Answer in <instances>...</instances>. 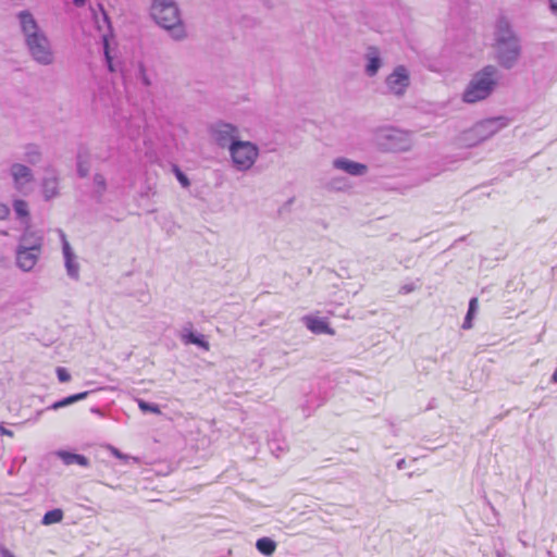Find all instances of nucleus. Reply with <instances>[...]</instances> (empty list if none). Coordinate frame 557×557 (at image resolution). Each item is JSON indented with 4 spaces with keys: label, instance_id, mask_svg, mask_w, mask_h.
<instances>
[{
    "label": "nucleus",
    "instance_id": "1",
    "mask_svg": "<svg viewBox=\"0 0 557 557\" xmlns=\"http://www.w3.org/2000/svg\"><path fill=\"white\" fill-rule=\"evenodd\" d=\"M491 47L494 59L504 69H512L519 61L522 52L520 38L507 17L496 20L493 28Z\"/></svg>",
    "mask_w": 557,
    "mask_h": 557
},
{
    "label": "nucleus",
    "instance_id": "2",
    "mask_svg": "<svg viewBox=\"0 0 557 557\" xmlns=\"http://www.w3.org/2000/svg\"><path fill=\"white\" fill-rule=\"evenodd\" d=\"M21 30L33 59L44 65L53 62V52L46 34L40 29L34 15L29 11H21L17 14Z\"/></svg>",
    "mask_w": 557,
    "mask_h": 557
},
{
    "label": "nucleus",
    "instance_id": "3",
    "mask_svg": "<svg viewBox=\"0 0 557 557\" xmlns=\"http://www.w3.org/2000/svg\"><path fill=\"white\" fill-rule=\"evenodd\" d=\"M499 72L495 65H485L473 74L467 85L462 100L467 103H475L491 96L498 84Z\"/></svg>",
    "mask_w": 557,
    "mask_h": 557
},
{
    "label": "nucleus",
    "instance_id": "4",
    "mask_svg": "<svg viewBox=\"0 0 557 557\" xmlns=\"http://www.w3.org/2000/svg\"><path fill=\"white\" fill-rule=\"evenodd\" d=\"M151 16L159 26L169 32L173 39L182 40L186 37L180 10L173 0H153Z\"/></svg>",
    "mask_w": 557,
    "mask_h": 557
},
{
    "label": "nucleus",
    "instance_id": "5",
    "mask_svg": "<svg viewBox=\"0 0 557 557\" xmlns=\"http://www.w3.org/2000/svg\"><path fill=\"white\" fill-rule=\"evenodd\" d=\"M506 125L507 122L504 117L483 120L465 132L463 141L470 147L476 146L493 137Z\"/></svg>",
    "mask_w": 557,
    "mask_h": 557
},
{
    "label": "nucleus",
    "instance_id": "6",
    "mask_svg": "<svg viewBox=\"0 0 557 557\" xmlns=\"http://www.w3.org/2000/svg\"><path fill=\"white\" fill-rule=\"evenodd\" d=\"M232 163L238 171L250 170L259 157V148L251 141L238 139L228 149Z\"/></svg>",
    "mask_w": 557,
    "mask_h": 557
},
{
    "label": "nucleus",
    "instance_id": "7",
    "mask_svg": "<svg viewBox=\"0 0 557 557\" xmlns=\"http://www.w3.org/2000/svg\"><path fill=\"white\" fill-rule=\"evenodd\" d=\"M376 137L388 150L404 151L410 147L408 134L396 128H382L377 131Z\"/></svg>",
    "mask_w": 557,
    "mask_h": 557
},
{
    "label": "nucleus",
    "instance_id": "8",
    "mask_svg": "<svg viewBox=\"0 0 557 557\" xmlns=\"http://www.w3.org/2000/svg\"><path fill=\"white\" fill-rule=\"evenodd\" d=\"M385 84L389 94L403 96L410 84L409 71L404 65H398L387 75Z\"/></svg>",
    "mask_w": 557,
    "mask_h": 557
},
{
    "label": "nucleus",
    "instance_id": "9",
    "mask_svg": "<svg viewBox=\"0 0 557 557\" xmlns=\"http://www.w3.org/2000/svg\"><path fill=\"white\" fill-rule=\"evenodd\" d=\"M211 135L214 141L221 148L230 149L233 143L239 139V131L236 126L230 123L219 122L211 128Z\"/></svg>",
    "mask_w": 557,
    "mask_h": 557
},
{
    "label": "nucleus",
    "instance_id": "10",
    "mask_svg": "<svg viewBox=\"0 0 557 557\" xmlns=\"http://www.w3.org/2000/svg\"><path fill=\"white\" fill-rule=\"evenodd\" d=\"M58 234L62 244V253L66 273L71 278L77 281L79 278V263L77 261V257L73 251L65 233L62 230H58Z\"/></svg>",
    "mask_w": 557,
    "mask_h": 557
},
{
    "label": "nucleus",
    "instance_id": "11",
    "mask_svg": "<svg viewBox=\"0 0 557 557\" xmlns=\"http://www.w3.org/2000/svg\"><path fill=\"white\" fill-rule=\"evenodd\" d=\"M40 256L41 251H33L24 246H17L15 251L16 265L22 271L29 272L36 267Z\"/></svg>",
    "mask_w": 557,
    "mask_h": 557
},
{
    "label": "nucleus",
    "instance_id": "12",
    "mask_svg": "<svg viewBox=\"0 0 557 557\" xmlns=\"http://www.w3.org/2000/svg\"><path fill=\"white\" fill-rule=\"evenodd\" d=\"M301 321L313 334H335V331L330 326V323L325 318H320L315 314H307L301 318Z\"/></svg>",
    "mask_w": 557,
    "mask_h": 557
},
{
    "label": "nucleus",
    "instance_id": "13",
    "mask_svg": "<svg viewBox=\"0 0 557 557\" xmlns=\"http://www.w3.org/2000/svg\"><path fill=\"white\" fill-rule=\"evenodd\" d=\"M11 175L13 178L14 186L17 190H23L28 184L34 181L32 170L21 163H14L11 166Z\"/></svg>",
    "mask_w": 557,
    "mask_h": 557
},
{
    "label": "nucleus",
    "instance_id": "14",
    "mask_svg": "<svg viewBox=\"0 0 557 557\" xmlns=\"http://www.w3.org/2000/svg\"><path fill=\"white\" fill-rule=\"evenodd\" d=\"M333 166L336 170L343 171L352 176H362L368 172V166L366 164L347 158H336L333 161Z\"/></svg>",
    "mask_w": 557,
    "mask_h": 557
},
{
    "label": "nucleus",
    "instance_id": "15",
    "mask_svg": "<svg viewBox=\"0 0 557 557\" xmlns=\"http://www.w3.org/2000/svg\"><path fill=\"white\" fill-rule=\"evenodd\" d=\"M41 193L46 200L59 196V176L54 171H47L41 182Z\"/></svg>",
    "mask_w": 557,
    "mask_h": 557
},
{
    "label": "nucleus",
    "instance_id": "16",
    "mask_svg": "<svg viewBox=\"0 0 557 557\" xmlns=\"http://www.w3.org/2000/svg\"><path fill=\"white\" fill-rule=\"evenodd\" d=\"M33 251H42L44 237L35 231L26 230L20 237L18 245Z\"/></svg>",
    "mask_w": 557,
    "mask_h": 557
},
{
    "label": "nucleus",
    "instance_id": "17",
    "mask_svg": "<svg viewBox=\"0 0 557 557\" xmlns=\"http://www.w3.org/2000/svg\"><path fill=\"white\" fill-rule=\"evenodd\" d=\"M180 337L185 345L194 344L206 351L210 349V344L205 336L202 334L194 333L191 326H185L182 330Z\"/></svg>",
    "mask_w": 557,
    "mask_h": 557
},
{
    "label": "nucleus",
    "instance_id": "18",
    "mask_svg": "<svg viewBox=\"0 0 557 557\" xmlns=\"http://www.w3.org/2000/svg\"><path fill=\"white\" fill-rule=\"evenodd\" d=\"M366 73L369 76H374L382 66V59L380 52L375 47H369L366 53Z\"/></svg>",
    "mask_w": 557,
    "mask_h": 557
},
{
    "label": "nucleus",
    "instance_id": "19",
    "mask_svg": "<svg viewBox=\"0 0 557 557\" xmlns=\"http://www.w3.org/2000/svg\"><path fill=\"white\" fill-rule=\"evenodd\" d=\"M102 22L106 25L107 29L102 30V27L99 26V32H100V37H101L102 44H103L104 55L108 61L109 69L112 71L111 57L109 53V41H110V38L112 37V32H111V27H110L108 17L104 13L102 14Z\"/></svg>",
    "mask_w": 557,
    "mask_h": 557
},
{
    "label": "nucleus",
    "instance_id": "20",
    "mask_svg": "<svg viewBox=\"0 0 557 557\" xmlns=\"http://www.w3.org/2000/svg\"><path fill=\"white\" fill-rule=\"evenodd\" d=\"M89 392H82V393H78V394H74V395H71V396H67L61 400H58L55 403H53L49 409H52V410H58L60 408H63V407H66V406H70L78 400H83L85 399L87 396H88Z\"/></svg>",
    "mask_w": 557,
    "mask_h": 557
},
{
    "label": "nucleus",
    "instance_id": "21",
    "mask_svg": "<svg viewBox=\"0 0 557 557\" xmlns=\"http://www.w3.org/2000/svg\"><path fill=\"white\" fill-rule=\"evenodd\" d=\"M58 456L63 460L65 465L77 463L83 467H86L88 465V459L83 455L61 450L58 451Z\"/></svg>",
    "mask_w": 557,
    "mask_h": 557
},
{
    "label": "nucleus",
    "instance_id": "22",
    "mask_svg": "<svg viewBox=\"0 0 557 557\" xmlns=\"http://www.w3.org/2000/svg\"><path fill=\"white\" fill-rule=\"evenodd\" d=\"M256 547L261 554L271 556L275 552L276 543L270 537H261L257 541Z\"/></svg>",
    "mask_w": 557,
    "mask_h": 557
},
{
    "label": "nucleus",
    "instance_id": "23",
    "mask_svg": "<svg viewBox=\"0 0 557 557\" xmlns=\"http://www.w3.org/2000/svg\"><path fill=\"white\" fill-rule=\"evenodd\" d=\"M63 519V511L61 509H52L47 511L41 520V523L45 525H50L53 523H59Z\"/></svg>",
    "mask_w": 557,
    "mask_h": 557
},
{
    "label": "nucleus",
    "instance_id": "24",
    "mask_svg": "<svg viewBox=\"0 0 557 557\" xmlns=\"http://www.w3.org/2000/svg\"><path fill=\"white\" fill-rule=\"evenodd\" d=\"M476 310H478V299L476 298H472V299H470L468 313H467V315L465 318V321L462 323V327L465 330H468V329L472 327V318L475 314Z\"/></svg>",
    "mask_w": 557,
    "mask_h": 557
},
{
    "label": "nucleus",
    "instance_id": "25",
    "mask_svg": "<svg viewBox=\"0 0 557 557\" xmlns=\"http://www.w3.org/2000/svg\"><path fill=\"white\" fill-rule=\"evenodd\" d=\"M13 209L17 216H20V218L28 216V205L26 201H24L22 199H16L13 202Z\"/></svg>",
    "mask_w": 557,
    "mask_h": 557
},
{
    "label": "nucleus",
    "instance_id": "26",
    "mask_svg": "<svg viewBox=\"0 0 557 557\" xmlns=\"http://www.w3.org/2000/svg\"><path fill=\"white\" fill-rule=\"evenodd\" d=\"M25 159L29 163H37L40 159V152L36 146H27L25 150Z\"/></svg>",
    "mask_w": 557,
    "mask_h": 557
},
{
    "label": "nucleus",
    "instance_id": "27",
    "mask_svg": "<svg viewBox=\"0 0 557 557\" xmlns=\"http://www.w3.org/2000/svg\"><path fill=\"white\" fill-rule=\"evenodd\" d=\"M138 407L144 412L161 413L160 408L156 404L147 403L143 399H138Z\"/></svg>",
    "mask_w": 557,
    "mask_h": 557
},
{
    "label": "nucleus",
    "instance_id": "28",
    "mask_svg": "<svg viewBox=\"0 0 557 557\" xmlns=\"http://www.w3.org/2000/svg\"><path fill=\"white\" fill-rule=\"evenodd\" d=\"M108 450L111 453L112 456H114L115 458L117 459H121L123 461H127L129 459H132L133 461L135 462H138V458L136 457H129L123 453H121L116 447L112 446V445H108Z\"/></svg>",
    "mask_w": 557,
    "mask_h": 557
},
{
    "label": "nucleus",
    "instance_id": "29",
    "mask_svg": "<svg viewBox=\"0 0 557 557\" xmlns=\"http://www.w3.org/2000/svg\"><path fill=\"white\" fill-rule=\"evenodd\" d=\"M94 184H95V187H96V191L99 194V195H102L107 188V183H106V178L103 175L101 174H96L94 176Z\"/></svg>",
    "mask_w": 557,
    "mask_h": 557
},
{
    "label": "nucleus",
    "instance_id": "30",
    "mask_svg": "<svg viewBox=\"0 0 557 557\" xmlns=\"http://www.w3.org/2000/svg\"><path fill=\"white\" fill-rule=\"evenodd\" d=\"M139 79L145 86H150L151 84L147 70L143 63L139 64Z\"/></svg>",
    "mask_w": 557,
    "mask_h": 557
},
{
    "label": "nucleus",
    "instance_id": "31",
    "mask_svg": "<svg viewBox=\"0 0 557 557\" xmlns=\"http://www.w3.org/2000/svg\"><path fill=\"white\" fill-rule=\"evenodd\" d=\"M57 376L60 382H69L71 380V374L65 368L59 367L57 368Z\"/></svg>",
    "mask_w": 557,
    "mask_h": 557
},
{
    "label": "nucleus",
    "instance_id": "32",
    "mask_svg": "<svg viewBox=\"0 0 557 557\" xmlns=\"http://www.w3.org/2000/svg\"><path fill=\"white\" fill-rule=\"evenodd\" d=\"M175 175L183 187H188L190 185L188 177L177 168L175 169Z\"/></svg>",
    "mask_w": 557,
    "mask_h": 557
},
{
    "label": "nucleus",
    "instance_id": "33",
    "mask_svg": "<svg viewBox=\"0 0 557 557\" xmlns=\"http://www.w3.org/2000/svg\"><path fill=\"white\" fill-rule=\"evenodd\" d=\"M77 172L79 176L85 177L89 172V165L87 162L79 160L77 163Z\"/></svg>",
    "mask_w": 557,
    "mask_h": 557
},
{
    "label": "nucleus",
    "instance_id": "34",
    "mask_svg": "<svg viewBox=\"0 0 557 557\" xmlns=\"http://www.w3.org/2000/svg\"><path fill=\"white\" fill-rule=\"evenodd\" d=\"M10 215V208L5 203H0V220H5Z\"/></svg>",
    "mask_w": 557,
    "mask_h": 557
},
{
    "label": "nucleus",
    "instance_id": "35",
    "mask_svg": "<svg viewBox=\"0 0 557 557\" xmlns=\"http://www.w3.org/2000/svg\"><path fill=\"white\" fill-rule=\"evenodd\" d=\"M0 434L7 435V436H10V437L13 436V432L11 430L4 428L3 425H0Z\"/></svg>",
    "mask_w": 557,
    "mask_h": 557
},
{
    "label": "nucleus",
    "instance_id": "36",
    "mask_svg": "<svg viewBox=\"0 0 557 557\" xmlns=\"http://www.w3.org/2000/svg\"><path fill=\"white\" fill-rule=\"evenodd\" d=\"M549 9L554 14H557V0H549Z\"/></svg>",
    "mask_w": 557,
    "mask_h": 557
},
{
    "label": "nucleus",
    "instance_id": "37",
    "mask_svg": "<svg viewBox=\"0 0 557 557\" xmlns=\"http://www.w3.org/2000/svg\"><path fill=\"white\" fill-rule=\"evenodd\" d=\"M0 553L2 557H15L14 554L7 548H1Z\"/></svg>",
    "mask_w": 557,
    "mask_h": 557
},
{
    "label": "nucleus",
    "instance_id": "38",
    "mask_svg": "<svg viewBox=\"0 0 557 557\" xmlns=\"http://www.w3.org/2000/svg\"><path fill=\"white\" fill-rule=\"evenodd\" d=\"M405 466V459H400L398 462H397V468L398 469H403Z\"/></svg>",
    "mask_w": 557,
    "mask_h": 557
},
{
    "label": "nucleus",
    "instance_id": "39",
    "mask_svg": "<svg viewBox=\"0 0 557 557\" xmlns=\"http://www.w3.org/2000/svg\"><path fill=\"white\" fill-rule=\"evenodd\" d=\"M552 382L557 383V369L554 371V373L552 375Z\"/></svg>",
    "mask_w": 557,
    "mask_h": 557
},
{
    "label": "nucleus",
    "instance_id": "40",
    "mask_svg": "<svg viewBox=\"0 0 557 557\" xmlns=\"http://www.w3.org/2000/svg\"><path fill=\"white\" fill-rule=\"evenodd\" d=\"M73 2H74L76 5H82V4H84V0H73Z\"/></svg>",
    "mask_w": 557,
    "mask_h": 557
},
{
    "label": "nucleus",
    "instance_id": "41",
    "mask_svg": "<svg viewBox=\"0 0 557 557\" xmlns=\"http://www.w3.org/2000/svg\"><path fill=\"white\" fill-rule=\"evenodd\" d=\"M403 289L405 290V293H410L413 288L409 287V286H405V287H403Z\"/></svg>",
    "mask_w": 557,
    "mask_h": 557
},
{
    "label": "nucleus",
    "instance_id": "42",
    "mask_svg": "<svg viewBox=\"0 0 557 557\" xmlns=\"http://www.w3.org/2000/svg\"><path fill=\"white\" fill-rule=\"evenodd\" d=\"M547 554H548V556H549V557H554V556L552 555V552H547Z\"/></svg>",
    "mask_w": 557,
    "mask_h": 557
},
{
    "label": "nucleus",
    "instance_id": "43",
    "mask_svg": "<svg viewBox=\"0 0 557 557\" xmlns=\"http://www.w3.org/2000/svg\"><path fill=\"white\" fill-rule=\"evenodd\" d=\"M498 557H502L500 555H498Z\"/></svg>",
    "mask_w": 557,
    "mask_h": 557
}]
</instances>
